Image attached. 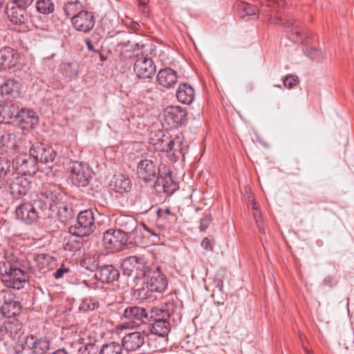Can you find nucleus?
<instances>
[{
    "mask_svg": "<svg viewBox=\"0 0 354 354\" xmlns=\"http://www.w3.org/2000/svg\"><path fill=\"white\" fill-rule=\"evenodd\" d=\"M137 174L139 178L145 182L156 180V184L158 186L161 185L165 192H167V187L172 182L169 171L160 172V170L156 168L154 162L149 159L141 160L139 162L137 167Z\"/></svg>",
    "mask_w": 354,
    "mask_h": 354,
    "instance_id": "f257e3e1",
    "label": "nucleus"
},
{
    "mask_svg": "<svg viewBox=\"0 0 354 354\" xmlns=\"http://www.w3.org/2000/svg\"><path fill=\"white\" fill-rule=\"evenodd\" d=\"M96 229L95 213L92 209L81 211L77 217V223L71 226L70 232L76 236H89Z\"/></svg>",
    "mask_w": 354,
    "mask_h": 354,
    "instance_id": "f03ea898",
    "label": "nucleus"
},
{
    "mask_svg": "<svg viewBox=\"0 0 354 354\" xmlns=\"http://www.w3.org/2000/svg\"><path fill=\"white\" fill-rule=\"evenodd\" d=\"M61 196L59 192L46 189L37 196V198L34 200L35 205L39 209L44 218L53 217L52 212L54 211V207L61 199Z\"/></svg>",
    "mask_w": 354,
    "mask_h": 354,
    "instance_id": "7ed1b4c3",
    "label": "nucleus"
},
{
    "mask_svg": "<svg viewBox=\"0 0 354 354\" xmlns=\"http://www.w3.org/2000/svg\"><path fill=\"white\" fill-rule=\"evenodd\" d=\"M146 264L143 258L131 256L122 261L121 268L124 274L132 277L134 279H144L150 268Z\"/></svg>",
    "mask_w": 354,
    "mask_h": 354,
    "instance_id": "20e7f679",
    "label": "nucleus"
},
{
    "mask_svg": "<svg viewBox=\"0 0 354 354\" xmlns=\"http://www.w3.org/2000/svg\"><path fill=\"white\" fill-rule=\"evenodd\" d=\"M29 152L30 156L36 158L37 162L48 165L50 169L56 163L57 152L55 150L41 142L32 143Z\"/></svg>",
    "mask_w": 354,
    "mask_h": 354,
    "instance_id": "39448f33",
    "label": "nucleus"
},
{
    "mask_svg": "<svg viewBox=\"0 0 354 354\" xmlns=\"http://www.w3.org/2000/svg\"><path fill=\"white\" fill-rule=\"evenodd\" d=\"M15 299V296L10 290H0L1 312L4 317H12L20 314L21 306Z\"/></svg>",
    "mask_w": 354,
    "mask_h": 354,
    "instance_id": "423d86ee",
    "label": "nucleus"
},
{
    "mask_svg": "<svg viewBox=\"0 0 354 354\" xmlns=\"http://www.w3.org/2000/svg\"><path fill=\"white\" fill-rule=\"evenodd\" d=\"M67 169L73 183L79 187H84L88 184L91 174L87 165L74 161L68 165Z\"/></svg>",
    "mask_w": 354,
    "mask_h": 354,
    "instance_id": "0eeeda50",
    "label": "nucleus"
},
{
    "mask_svg": "<svg viewBox=\"0 0 354 354\" xmlns=\"http://www.w3.org/2000/svg\"><path fill=\"white\" fill-rule=\"evenodd\" d=\"M144 279V283L151 292L161 293L167 288V281L159 266L151 267Z\"/></svg>",
    "mask_w": 354,
    "mask_h": 354,
    "instance_id": "6e6552de",
    "label": "nucleus"
},
{
    "mask_svg": "<svg viewBox=\"0 0 354 354\" xmlns=\"http://www.w3.org/2000/svg\"><path fill=\"white\" fill-rule=\"evenodd\" d=\"M7 270V273H0L3 283L10 288L20 290L23 288L29 279L28 272L18 267H10Z\"/></svg>",
    "mask_w": 354,
    "mask_h": 354,
    "instance_id": "1a4fd4ad",
    "label": "nucleus"
},
{
    "mask_svg": "<svg viewBox=\"0 0 354 354\" xmlns=\"http://www.w3.org/2000/svg\"><path fill=\"white\" fill-rule=\"evenodd\" d=\"M71 23L77 31L86 33L93 29L95 21L92 12L82 10L71 17Z\"/></svg>",
    "mask_w": 354,
    "mask_h": 354,
    "instance_id": "9d476101",
    "label": "nucleus"
},
{
    "mask_svg": "<svg viewBox=\"0 0 354 354\" xmlns=\"http://www.w3.org/2000/svg\"><path fill=\"white\" fill-rule=\"evenodd\" d=\"M37 207L33 203H24L19 205L15 209V214L17 219L26 223L31 224L40 217H44L40 211L37 210Z\"/></svg>",
    "mask_w": 354,
    "mask_h": 354,
    "instance_id": "9b49d317",
    "label": "nucleus"
},
{
    "mask_svg": "<svg viewBox=\"0 0 354 354\" xmlns=\"http://www.w3.org/2000/svg\"><path fill=\"white\" fill-rule=\"evenodd\" d=\"M133 71L138 78L149 79L156 73V65L151 59L142 56L136 60Z\"/></svg>",
    "mask_w": 354,
    "mask_h": 354,
    "instance_id": "f8f14e48",
    "label": "nucleus"
},
{
    "mask_svg": "<svg viewBox=\"0 0 354 354\" xmlns=\"http://www.w3.org/2000/svg\"><path fill=\"white\" fill-rule=\"evenodd\" d=\"M116 223L120 227L119 230L124 232L128 236L131 234H135L138 230H140L141 227H143L152 236L158 237L157 234L152 232L145 225H142L138 227L137 221L133 216L122 215L116 219Z\"/></svg>",
    "mask_w": 354,
    "mask_h": 354,
    "instance_id": "ddd939ff",
    "label": "nucleus"
},
{
    "mask_svg": "<svg viewBox=\"0 0 354 354\" xmlns=\"http://www.w3.org/2000/svg\"><path fill=\"white\" fill-rule=\"evenodd\" d=\"M129 236L120 230H109L103 234L104 245L109 248L119 250L128 241Z\"/></svg>",
    "mask_w": 354,
    "mask_h": 354,
    "instance_id": "4468645a",
    "label": "nucleus"
},
{
    "mask_svg": "<svg viewBox=\"0 0 354 354\" xmlns=\"http://www.w3.org/2000/svg\"><path fill=\"white\" fill-rule=\"evenodd\" d=\"M36 158L29 155L24 154L17 157L14 163L16 165V171L25 175L35 174L37 170Z\"/></svg>",
    "mask_w": 354,
    "mask_h": 354,
    "instance_id": "2eb2a0df",
    "label": "nucleus"
},
{
    "mask_svg": "<svg viewBox=\"0 0 354 354\" xmlns=\"http://www.w3.org/2000/svg\"><path fill=\"white\" fill-rule=\"evenodd\" d=\"M122 317L133 323H136L138 326L142 324V326H145L146 318H147V313L146 308L141 306H129L122 313Z\"/></svg>",
    "mask_w": 354,
    "mask_h": 354,
    "instance_id": "dca6fc26",
    "label": "nucleus"
},
{
    "mask_svg": "<svg viewBox=\"0 0 354 354\" xmlns=\"http://www.w3.org/2000/svg\"><path fill=\"white\" fill-rule=\"evenodd\" d=\"M22 88L21 83L15 79H7L1 85L2 97L6 100H12L19 97Z\"/></svg>",
    "mask_w": 354,
    "mask_h": 354,
    "instance_id": "f3484780",
    "label": "nucleus"
},
{
    "mask_svg": "<svg viewBox=\"0 0 354 354\" xmlns=\"http://www.w3.org/2000/svg\"><path fill=\"white\" fill-rule=\"evenodd\" d=\"M145 336L143 332L129 333L123 337L121 346L127 351H136L144 344Z\"/></svg>",
    "mask_w": 354,
    "mask_h": 354,
    "instance_id": "a211bd4d",
    "label": "nucleus"
},
{
    "mask_svg": "<svg viewBox=\"0 0 354 354\" xmlns=\"http://www.w3.org/2000/svg\"><path fill=\"white\" fill-rule=\"evenodd\" d=\"M170 330V324L165 319L158 318L154 322L147 323L143 328V333L146 335L155 334L160 337L168 335Z\"/></svg>",
    "mask_w": 354,
    "mask_h": 354,
    "instance_id": "6ab92c4d",
    "label": "nucleus"
},
{
    "mask_svg": "<svg viewBox=\"0 0 354 354\" xmlns=\"http://www.w3.org/2000/svg\"><path fill=\"white\" fill-rule=\"evenodd\" d=\"M120 272L112 265H103L99 266L95 277L103 283H110L118 279Z\"/></svg>",
    "mask_w": 354,
    "mask_h": 354,
    "instance_id": "aec40b11",
    "label": "nucleus"
},
{
    "mask_svg": "<svg viewBox=\"0 0 354 354\" xmlns=\"http://www.w3.org/2000/svg\"><path fill=\"white\" fill-rule=\"evenodd\" d=\"M21 113L19 107L17 103H4L0 104V122H8L7 120L14 118L18 122L24 120H20Z\"/></svg>",
    "mask_w": 354,
    "mask_h": 354,
    "instance_id": "412c9836",
    "label": "nucleus"
},
{
    "mask_svg": "<svg viewBox=\"0 0 354 354\" xmlns=\"http://www.w3.org/2000/svg\"><path fill=\"white\" fill-rule=\"evenodd\" d=\"M30 188V181L23 176L16 177L10 184V194L15 198H21L26 195Z\"/></svg>",
    "mask_w": 354,
    "mask_h": 354,
    "instance_id": "4be33fe9",
    "label": "nucleus"
},
{
    "mask_svg": "<svg viewBox=\"0 0 354 354\" xmlns=\"http://www.w3.org/2000/svg\"><path fill=\"white\" fill-rule=\"evenodd\" d=\"M6 13L10 21L18 25L25 24L29 17L26 8H21L12 3L7 8Z\"/></svg>",
    "mask_w": 354,
    "mask_h": 354,
    "instance_id": "5701e85b",
    "label": "nucleus"
},
{
    "mask_svg": "<svg viewBox=\"0 0 354 354\" xmlns=\"http://www.w3.org/2000/svg\"><path fill=\"white\" fill-rule=\"evenodd\" d=\"M177 78L176 72L170 68L161 69L156 77L159 85L166 88L174 87L177 82Z\"/></svg>",
    "mask_w": 354,
    "mask_h": 354,
    "instance_id": "b1692460",
    "label": "nucleus"
},
{
    "mask_svg": "<svg viewBox=\"0 0 354 354\" xmlns=\"http://www.w3.org/2000/svg\"><path fill=\"white\" fill-rule=\"evenodd\" d=\"M164 115L167 121L182 124L186 120L187 112L180 106H172L165 109Z\"/></svg>",
    "mask_w": 354,
    "mask_h": 354,
    "instance_id": "393cba45",
    "label": "nucleus"
},
{
    "mask_svg": "<svg viewBox=\"0 0 354 354\" xmlns=\"http://www.w3.org/2000/svg\"><path fill=\"white\" fill-rule=\"evenodd\" d=\"M18 57L14 49L6 47L0 50V70L9 69L16 65Z\"/></svg>",
    "mask_w": 354,
    "mask_h": 354,
    "instance_id": "a878e982",
    "label": "nucleus"
},
{
    "mask_svg": "<svg viewBox=\"0 0 354 354\" xmlns=\"http://www.w3.org/2000/svg\"><path fill=\"white\" fill-rule=\"evenodd\" d=\"M19 261L17 255L12 250H3L1 251V259H0V273H7L8 268L16 267L17 263Z\"/></svg>",
    "mask_w": 354,
    "mask_h": 354,
    "instance_id": "bb28decb",
    "label": "nucleus"
},
{
    "mask_svg": "<svg viewBox=\"0 0 354 354\" xmlns=\"http://www.w3.org/2000/svg\"><path fill=\"white\" fill-rule=\"evenodd\" d=\"M131 180L122 174H115L111 179L109 187L113 191L124 193L131 188Z\"/></svg>",
    "mask_w": 354,
    "mask_h": 354,
    "instance_id": "cd10ccee",
    "label": "nucleus"
},
{
    "mask_svg": "<svg viewBox=\"0 0 354 354\" xmlns=\"http://www.w3.org/2000/svg\"><path fill=\"white\" fill-rule=\"evenodd\" d=\"M162 140V150L165 151L171 160H176L183 153L182 142L179 139L171 140L164 143Z\"/></svg>",
    "mask_w": 354,
    "mask_h": 354,
    "instance_id": "c85d7f7f",
    "label": "nucleus"
},
{
    "mask_svg": "<svg viewBox=\"0 0 354 354\" xmlns=\"http://www.w3.org/2000/svg\"><path fill=\"white\" fill-rule=\"evenodd\" d=\"M176 97L182 104H190L194 99V91L187 84H180L176 91Z\"/></svg>",
    "mask_w": 354,
    "mask_h": 354,
    "instance_id": "c756f323",
    "label": "nucleus"
},
{
    "mask_svg": "<svg viewBox=\"0 0 354 354\" xmlns=\"http://www.w3.org/2000/svg\"><path fill=\"white\" fill-rule=\"evenodd\" d=\"M147 318H146V324L154 322L158 318L165 319L169 317L171 313L174 312V308L171 309H162L158 307H147Z\"/></svg>",
    "mask_w": 354,
    "mask_h": 354,
    "instance_id": "7c9ffc66",
    "label": "nucleus"
},
{
    "mask_svg": "<svg viewBox=\"0 0 354 354\" xmlns=\"http://www.w3.org/2000/svg\"><path fill=\"white\" fill-rule=\"evenodd\" d=\"M237 9L240 17L246 21L257 18L259 12L256 6L246 2H240L238 3Z\"/></svg>",
    "mask_w": 354,
    "mask_h": 354,
    "instance_id": "2f4dec72",
    "label": "nucleus"
},
{
    "mask_svg": "<svg viewBox=\"0 0 354 354\" xmlns=\"http://www.w3.org/2000/svg\"><path fill=\"white\" fill-rule=\"evenodd\" d=\"M28 344L32 345V354H46L50 346V341L46 338L30 339Z\"/></svg>",
    "mask_w": 354,
    "mask_h": 354,
    "instance_id": "473e14b6",
    "label": "nucleus"
},
{
    "mask_svg": "<svg viewBox=\"0 0 354 354\" xmlns=\"http://www.w3.org/2000/svg\"><path fill=\"white\" fill-rule=\"evenodd\" d=\"M53 212V217L57 216L62 221H64L72 216V209L64 202L62 201V198L55 205Z\"/></svg>",
    "mask_w": 354,
    "mask_h": 354,
    "instance_id": "72a5a7b5",
    "label": "nucleus"
},
{
    "mask_svg": "<svg viewBox=\"0 0 354 354\" xmlns=\"http://www.w3.org/2000/svg\"><path fill=\"white\" fill-rule=\"evenodd\" d=\"M79 71V64L76 62H64L59 66V71L66 78L75 77Z\"/></svg>",
    "mask_w": 354,
    "mask_h": 354,
    "instance_id": "f704fd0d",
    "label": "nucleus"
},
{
    "mask_svg": "<svg viewBox=\"0 0 354 354\" xmlns=\"http://www.w3.org/2000/svg\"><path fill=\"white\" fill-rule=\"evenodd\" d=\"M122 347L116 342H109L103 344L100 348L99 354H121Z\"/></svg>",
    "mask_w": 354,
    "mask_h": 354,
    "instance_id": "c9c22d12",
    "label": "nucleus"
},
{
    "mask_svg": "<svg viewBox=\"0 0 354 354\" xmlns=\"http://www.w3.org/2000/svg\"><path fill=\"white\" fill-rule=\"evenodd\" d=\"M0 145L8 149H16L17 147L16 135L10 132L4 133L0 137Z\"/></svg>",
    "mask_w": 354,
    "mask_h": 354,
    "instance_id": "e433bc0d",
    "label": "nucleus"
},
{
    "mask_svg": "<svg viewBox=\"0 0 354 354\" xmlns=\"http://www.w3.org/2000/svg\"><path fill=\"white\" fill-rule=\"evenodd\" d=\"M36 9L41 14L49 15L55 10V4L52 0H37Z\"/></svg>",
    "mask_w": 354,
    "mask_h": 354,
    "instance_id": "4c0bfd02",
    "label": "nucleus"
},
{
    "mask_svg": "<svg viewBox=\"0 0 354 354\" xmlns=\"http://www.w3.org/2000/svg\"><path fill=\"white\" fill-rule=\"evenodd\" d=\"M5 322L8 330V337L14 339L21 330L22 324L18 319L6 321Z\"/></svg>",
    "mask_w": 354,
    "mask_h": 354,
    "instance_id": "58836bf2",
    "label": "nucleus"
},
{
    "mask_svg": "<svg viewBox=\"0 0 354 354\" xmlns=\"http://www.w3.org/2000/svg\"><path fill=\"white\" fill-rule=\"evenodd\" d=\"M30 339H33L32 335L20 337L15 346L16 352L22 353L24 351H31L32 345L28 344Z\"/></svg>",
    "mask_w": 354,
    "mask_h": 354,
    "instance_id": "ea45409f",
    "label": "nucleus"
},
{
    "mask_svg": "<svg viewBox=\"0 0 354 354\" xmlns=\"http://www.w3.org/2000/svg\"><path fill=\"white\" fill-rule=\"evenodd\" d=\"M100 348L95 343H86L78 349V354H99Z\"/></svg>",
    "mask_w": 354,
    "mask_h": 354,
    "instance_id": "a19ab883",
    "label": "nucleus"
},
{
    "mask_svg": "<svg viewBox=\"0 0 354 354\" xmlns=\"http://www.w3.org/2000/svg\"><path fill=\"white\" fill-rule=\"evenodd\" d=\"M98 306V303L95 300L86 298L82 301L80 306V310L83 312H88L97 308Z\"/></svg>",
    "mask_w": 354,
    "mask_h": 354,
    "instance_id": "79ce46f5",
    "label": "nucleus"
},
{
    "mask_svg": "<svg viewBox=\"0 0 354 354\" xmlns=\"http://www.w3.org/2000/svg\"><path fill=\"white\" fill-rule=\"evenodd\" d=\"M306 55L311 60L317 62H321L324 59V54L322 53V52L320 50L317 49L315 48H310L309 49H307L306 50Z\"/></svg>",
    "mask_w": 354,
    "mask_h": 354,
    "instance_id": "37998d69",
    "label": "nucleus"
},
{
    "mask_svg": "<svg viewBox=\"0 0 354 354\" xmlns=\"http://www.w3.org/2000/svg\"><path fill=\"white\" fill-rule=\"evenodd\" d=\"M19 111L21 113L20 120H21L22 118H24V120L21 121V122H24L26 120V118L32 119L33 120L32 122V123L37 122L38 118L35 117V113L32 110L21 109H19Z\"/></svg>",
    "mask_w": 354,
    "mask_h": 354,
    "instance_id": "c03bdc74",
    "label": "nucleus"
},
{
    "mask_svg": "<svg viewBox=\"0 0 354 354\" xmlns=\"http://www.w3.org/2000/svg\"><path fill=\"white\" fill-rule=\"evenodd\" d=\"M10 163L7 159L0 158V178L4 177L10 171Z\"/></svg>",
    "mask_w": 354,
    "mask_h": 354,
    "instance_id": "a18cd8bd",
    "label": "nucleus"
},
{
    "mask_svg": "<svg viewBox=\"0 0 354 354\" xmlns=\"http://www.w3.org/2000/svg\"><path fill=\"white\" fill-rule=\"evenodd\" d=\"M283 85L285 87L290 89L293 88L298 82V77L297 75H288L283 79Z\"/></svg>",
    "mask_w": 354,
    "mask_h": 354,
    "instance_id": "49530a36",
    "label": "nucleus"
},
{
    "mask_svg": "<svg viewBox=\"0 0 354 354\" xmlns=\"http://www.w3.org/2000/svg\"><path fill=\"white\" fill-rule=\"evenodd\" d=\"M212 221V218L210 214H207L204 216L203 218L200 220V226H199V231L200 232H205L207 227L209 226Z\"/></svg>",
    "mask_w": 354,
    "mask_h": 354,
    "instance_id": "de8ad7c7",
    "label": "nucleus"
},
{
    "mask_svg": "<svg viewBox=\"0 0 354 354\" xmlns=\"http://www.w3.org/2000/svg\"><path fill=\"white\" fill-rule=\"evenodd\" d=\"M201 246L207 251L212 252L214 249V239L205 237L201 243Z\"/></svg>",
    "mask_w": 354,
    "mask_h": 354,
    "instance_id": "09e8293b",
    "label": "nucleus"
},
{
    "mask_svg": "<svg viewBox=\"0 0 354 354\" xmlns=\"http://www.w3.org/2000/svg\"><path fill=\"white\" fill-rule=\"evenodd\" d=\"M274 23L281 24L286 27H290L294 24V19L292 17L287 16V19L276 18L274 19Z\"/></svg>",
    "mask_w": 354,
    "mask_h": 354,
    "instance_id": "8fccbe9b",
    "label": "nucleus"
},
{
    "mask_svg": "<svg viewBox=\"0 0 354 354\" xmlns=\"http://www.w3.org/2000/svg\"><path fill=\"white\" fill-rule=\"evenodd\" d=\"M69 270H70L68 268H66L64 265H62L53 273V276L55 279H61L64 277V275L66 273H68Z\"/></svg>",
    "mask_w": 354,
    "mask_h": 354,
    "instance_id": "3c124183",
    "label": "nucleus"
},
{
    "mask_svg": "<svg viewBox=\"0 0 354 354\" xmlns=\"http://www.w3.org/2000/svg\"><path fill=\"white\" fill-rule=\"evenodd\" d=\"M77 3H78L76 2H69L64 7V11L67 17H70L73 15L74 8Z\"/></svg>",
    "mask_w": 354,
    "mask_h": 354,
    "instance_id": "603ef678",
    "label": "nucleus"
},
{
    "mask_svg": "<svg viewBox=\"0 0 354 354\" xmlns=\"http://www.w3.org/2000/svg\"><path fill=\"white\" fill-rule=\"evenodd\" d=\"M301 35V31L298 27H296L295 28H293L292 30V39H293L295 42H302L303 41L302 37L297 38V37H300Z\"/></svg>",
    "mask_w": 354,
    "mask_h": 354,
    "instance_id": "864d4df0",
    "label": "nucleus"
},
{
    "mask_svg": "<svg viewBox=\"0 0 354 354\" xmlns=\"http://www.w3.org/2000/svg\"><path fill=\"white\" fill-rule=\"evenodd\" d=\"M33 1V0H12V3L21 8H27Z\"/></svg>",
    "mask_w": 354,
    "mask_h": 354,
    "instance_id": "5fc2aeb1",
    "label": "nucleus"
},
{
    "mask_svg": "<svg viewBox=\"0 0 354 354\" xmlns=\"http://www.w3.org/2000/svg\"><path fill=\"white\" fill-rule=\"evenodd\" d=\"M85 43L87 46V48L88 50L92 51L93 53H100V51L98 49H97L94 45L92 44L91 41L88 38L85 39Z\"/></svg>",
    "mask_w": 354,
    "mask_h": 354,
    "instance_id": "6e6d98bb",
    "label": "nucleus"
},
{
    "mask_svg": "<svg viewBox=\"0 0 354 354\" xmlns=\"http://www.w3.org/2000/svg\"><path fill=\"white\" fill-rule=\"evenodd\" d=\"M0 335L1 336H8V330L5 322L0 326Z\"/></svg>",
    "mask_w": 354,
    "mask_h": 354,
    "instance_id": "4d7b16f0",
    "label": "nucleus"
},
{
    "mask_svg": "<svg viewBox=\"0 0 354 354\" xmlns=\"http://www.w3.org/2000/svg\"><path fill=\"white\" fill-rule=\"evenodd\" d=\"M53 354H68L64 349H58L57 351L53 353Z\"/></svg>",
    "mask_w": 354,
    "mask_h": 354,
    "instance_id": "13d9d810",
    "label": "nucleus"
},
{
    "mask_svg": "<svg viewBox=\"0 0 354 354\" xmlns=\"http://www.w3.org/2000/svg\"><path fill=\"white\" fill-rule=\"evenodd\" d=\"M148 1H149V0H139V5H140V6H142V7L145 8Z\"/></svg>",
    "mask_w": 354,
    "mask_h": 354,
    "instance_id": "bf43d9fd",
    "label": "nucleus"
},
{
    "mask_svg": "<svg viewBox=\"0 0 354 354\" xmlns=\"http://www.w3.org/2000/svg\"><path fill=\"white\" fill-rule=\"evenodd\" d=\"M140 25L138 22L133 21L132 22V27L135 29H138L139 28Z\"/></svg>",
    "mask_w": 354,
    "mask_h": 354,
    "instance_id": "052dcab7",
    "label": "nucleus"
},
{
    "mask_svg": "<svg viewBox=\"0 0 354 354\" xmlns=\"http://www.w3.org/2000/svg\"><path fill=\"white\" fill-rule=\"evenodd\" d=\"M164 211L166 214H168V215L171 214V210L169 207L166 208Z\"/></svg>",
    "mask_w": 354,
    "mask_h": 354,
    "instance_id": "680f3d73",
    "label": "nucleus"
},
{
    "mask_svg": "<svg viewBox=\"0 0 354 354\" xmlns=\"http://www.w3.org/2000/svg\"><path fill=\"white\" fill-rule=\"evenodd\" d=\"M271 4H274V2H272L271 0H268V6H271Z\"/></svg>",
    "mask_w": 354,
    "mask_h": 354,
    "instance_id": "e2e57ef3",
    "label": "nucleus"
},
{
    "mask_svg": "<svg viewBox=\"0 0 354 354\" xmlns=\"http://www.w3.org/2000/svg\"><path fill=\"white\" fill-rule=\"evenodd\" d=\"M161 213H162V211L160 209H158L157 214H158V216H161Z\"/></svg>",
    "mask_w": 354,
    "mask_h": 354,
    "instance_id": "0e129e2a",
    "label": "nucleus"
},
{
    "mask_svg": "<svg viewBox=\"0 0 354 354\" xmlns=\"http://www.w3.org/2000/svg\"><path fill=\"white\" fill-rule=\"evenodd\" d=\"M3 0H0V8L2 6Z\"/></svg>",
    "mask_w": 354,
    "mask_h": 354,
    "instance_id": "69168bd1",
    "label": "nucleus"
},
{
    "mask_svg": "<svg viewBox=\"0 0 354 354\" xmlns=\"http://www.w3.org/2000/svg\"><path fill=\"white\" fill-rule=\"evenodd\" d=\"M275 86L279 87V88H281V86H280V85H275Z\"/></svg>",
    "mask_w": 354,
    "mask_h": 354,
    "instance_id": "338daca9",
    "label": "nucleus"
},
{
    "mask_svg": "<svg viewBox=\"0 0 354 354\" xmlns=\"http://www.w3.org/2000/svg\"><path fill=\"white\" fill-rule=\"evenodd\" d=\"M147 93H149V92H150V89H147Z\"/></svg>",
    "mask_w": 354,
    "mask_h": 354,
    "instance_id": "774afa93",
    "label": "nucleus"
}]
</instances>
